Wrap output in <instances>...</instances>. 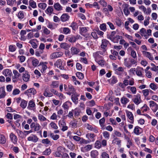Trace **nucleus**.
Returning a JSON list of instances; mask_svg holds the SVG:
<instances>
[{
    "instance_id": "nucleus-1",
    "label": "nucleus",
    "mask_w": 158,
    "mask_h": 158,
    "mask_svg": "<svg viewBox=\"0 0 158 158\" xmlns=\"http://www.w3.org/2000/svg\"><path fill=\"white\" fill-rule=\"evenodd\" d=\"M63 53L61 52H56L52 54L50 56L51 59L57 58L62 56Z\"/></svg>"
},
{
    "instance_id": "nucleus-2",
    "label": "nucleus",
    "mask_w": 158,
    "mask_h": 158,
    "mask_svg": "<svg viewBox=\"0 0 158 158\" xmlns=\"http://www.w3.org/2000/svg\"><path fill=\"white\" fill-rule=\"evenodd\" d=\"M134 97L133 101L135 104L138 105L141 102V96L140 94H137V95H135Z\"/></svg>"
},
{
    "instance_id": "nucleus-3",
    "label": "nucleus",
    "mask_w": 158,
    "mask_h": 158,
    "mask_svg": "<svg viewBox=\"0 0 158 158\" xmlns=\"http://www.w3.org/2000/svg\"><path fill=\"white\" fill-rule=\"evenodd\" d=\"M31 128H34L35 131H37L40 130L41 128V126L37 123H32L30 126Z\"/></svg>"
},
{
    "instance_id": "nucleus-4",
    "label": "nucleus",
    "mask_w": 158,
    "mask_h": 158,
    "mask_svg": "<svg viewBox=\"0 0 158 158\" xmlns=\"http://www.w3.org/2000/svg\"><path fill=\"white\" fill-rule=\"evenodd\" d=\"M27 108L29 110H33L35 109V105L33 100H30L28 102Z\"/></svg>"
},
{
    "instance_id": "nucleus-5",
    "label": "nucleus",
    "mask_w": 158,
    "mask_h": 158,
    "mask_svg": "<svg viewBox=\"0 0 158 158\" xmlns=\"http://www.w3.org/2000/svg\"><path fill=\"white\" fill-rule=\"evenodd\" d=\"M38 138L35 135L32 134L27 138V140L34 143L36 142L38 140Z\"/></svg>"
},
{
    "instance_id": "nucleus-6",
    "label": "nucleus",
    "mask_w": 158,
    "mask_h": 158,
    "mask_svg": "<svg viewBox=\"0 0 158 158\" xmlns=\"http://www.w3.org/2000/svg\"><path fill=\"white\" fill-rule=\"evenodd\" d=\"M79 96V95L76 93L71 96V98L72 101L76 104H77L78 103V97Z\"/></svg>"
},
{
    "instance_id": "nucleus-7",
    "label": "nucleus",
    "mask_w": 158,
    "mask_h": 158,
    "mask_svg": "<svg viewBox=\"0 0 158 158\" xmlns=\"http://www.w3.org/2000/svg\"><path fill=\"white\" fill-rule=\"evenodd\" d=\"M143 68L138 67L136 69V74L139 77H143L142 73L143 72Z\"/></svg>"
},
{
    "instance_id": "nucleus-8",
    "label": "nucleus",
    "mask_w": 158,
    "mask_h": 158,
    "mask_svg": "<svg viewBox=\"0 0 158 158\" xmlns=\"http://www.w3.org/2000/svg\"><path fill=\"white\" fill-rule=\"evenodd\" d=\"M95 135L94 134L88 133L86 134V137L89 140H90V142H93L95 140L94 137Z\"/></svg>"
},
{
    "instance_id": "nucleus-9",
    "label": "nucleus",
    "mask_w": 158,
    "mask_h": 158,
    "mask_svg": "<svg viewBox=\"0 0 158 158\" xmlns=\"http://www.w3.org/2000/svg\"><path fill=\"white\" fill-rule=\"evenodd\" d=\"M53 6L54 9L57 11L63 10V7L59 2L55 3Z\"/></svg>"
},
{
    "instance_id": "nucleus-10",
    "label": "nucleus",
    "mask_w": 158,
    "mask_h": 158,
    "mask_svg": "<svg viewBox=\"0 0 158 158\" xmlns=\"http://www.w3.org/2000/svg\"><path fill=\"white\" fill-rule=\"evenodd\" d=\"M109 43V41L106 39H103L102 40V43L100 46L102 48L105 49L107 47V45Z\"/></svg>"
},
{
    "instance_id": "nucleus-11",
    "label": "nucleus",
    "mask_w": 158,
    "mask_h": 158,
    "mask_svg": "<svg viewBox=\"0 0 158 158\" xmlns=\"http://www.w3.org/2000/svg\"><path fill=\"white\" fill-rule=\"evenodd\" d=\"M127 116L130 120V122L131 123H134V117L132 113L130 111H127Z\"/></svg>"
},
{
    "instance_id": "nucleus-12",
    "label": "nucleus",
    "mask_w": 158,
    "mask_h": 158,
    "mask_svg": "<svg viewBox=\"0 0 158 158\" xmlns=\"http://www.w3.org/2000/svg\"><path fill=\"white\" fill-rule=\"evenodd\" d=\"M2 73L6 77L7 76L10 77L12 75V73L11 71L8 69H5L3 70Z\"/></svg>"
},
{
    "instance_id": "nucleus-13",
    "label": "nucleus",
    "mask_w": 158,
    "mask_h": 158,
    "mask_svg": "<svg viewBox=\"0 0 158 158\" xmlns=\"http://www.w3.org/2000/svg\"><path fill=\"white\" fill-rule=\"evenodd\" d=\"M93 148V145L88 144L85 146L84 147H82L81 148V150L82 152L85 151H88L92 149Z\"/></svg>"
},
{
    "instance_id": "nucleus-14",
    "label": "nucleus",
    "mask_w": 158,
    "mask_h": 158,
    "mask_svg": "<svg viewBox=\"0 0 158 158\" xmlns=\"http://www.w3.org/2000/svg\"><path fill=\"white\" fill-rule=\"evenodd\" d=\"M89 28L86 27H80L79 28L80 32L81 35H84L88 31Z\"/></svg>"
},
{
    "instance_id": "nucleus-15",
    "label": "nucleus",
    "mask_w": 158,
    "mask_h": 158,
    "mask_svg": "<svg viewBox=\"0 0 158 158\" xmlns=\"http://www.w3.org/2000/svg\"><path fill=\"white\" fill-rule=\"evenodd\" d=\"M10 138L11 141L14 143H16L18 139L16 136H15L13 133H11L10 135Z\"/></svg>"
},
{
    "instance_id": "nucleus-16",
    "label": "nucleus",
    "mask_w": 158,
    "mask_h": 158,
    "mask_svg": "<svg viewBox=\"0 0 158 158\" xmlns=\"http://www.w3.org/2000/svg\"><path fill=\"white\" fill-rule=\"evenodd\" d=\"M28 93H31L33 95H35L36 93V91L35 89L31 88L26 90L24 92L25 94H27V95Z\"/></svg>"
},
{
    "instance_id": "nucleus-17",
    "label": "nucleus",
    "mask_w": 158,
    "mask_h": 158,
    "mask_svg": "<svg viewBox=\"0 0 158 158\" xmlns=\"http://www.w3.org/2000/svg\"><path fill=\"white\" fill-rule=\"evenodd\" d=\"M80 52V50L75 47H72L71 48V53L73 55L77 54Z\"/></svg>"
},
{
    "instance_id": "nucleus-18",
    "label": "nucleus",
    "mask_w": 158,
    "mask_h": 158,
    "mask_svg": "<svg viewBox=\"0 0 158 158\" xmlns=\"http://www.w3.org/2000/svg\"><path fill=\"white\" fill-rule=\"evenodd\" d=\"M30 75L28 73L25 72L23 74V80L26 82L28 81L29 80Z\"/></svg>"
},
{
    "instance_id": "nucleus-19",
    "label": "nucleus",
    "mask_w": 158,
    "mask_h": 158,
    "mask_svg": "<svg viewBox=\"0 0 158 158\" xmlns=\"http://www.w3.org/2000/svg\"><path fill=\"white\" fill-rule=\"evenodd\" d=\"M6 95L4 87L0 88V99L4 98Z\"/></svg>"
},
{
    "instance_id": "nucleus-20",
    "label": "nucleus",
    "mask_w": 158,
    "mask_h": 158,
    "mask_svg": "<svg viewBox=\"0 0 158 158\" xmlns=\"http://www.w3.org/2000/svg\"><path fill=\"white\" fill-rule=\"evenodd\" d=\"M69 18V16L67 14H63L60 17L61 20L62 22H65L67 21Z\"/></svg>"
},
{
    "instance_id": "nucleus-21",
    "label": "nucleus",
    "mask_w": 158,
    "mask_h": 158,
    "mask_svg": "<svg viewBox=\"0 0 158 158\" xmlns=\"http://www.w3.org/2000/svg\"><path fill=\"white\" fill-rule=\"evenodd\" d=\"M27 102L24 99L21 100L20 104V106L23 109H24L27 106Z\"/></svg>"
},
{
    "instance_id": "nucleus-22",
    "label": "nucleus",
    "mask_w": 158,
    "mask_h": 158,
    "mask_svg": "<svg viewBox=\"0 0 158 158\" xmlns=\"http://www.w3.org/2000/svg\"><path fill=\"white\" fill-rule=\"evenodd\" d=\"M6 140L5 136L3 134H0V143L4 144Z\"/></svg>"
},
{
    "instance_id": "nucleus-23",
    "label": "nucleus",
    "mask_w": 158,
    "mask_h": 158,
    "mask_svg": "<svg viewBox=\"0 0 158 158\" xmlns=\"http://www.w3.org/2000/svg\"><path fill=\"white\" fill-rule=\"evenodd\" d=\"M60 47L61 48L66 50L68 49L70 47L69 45L66 43H63L60 44Z\"/></svg>"
},
{
    "instance_id": "nucleus-24",
    "label": "nucleus",
    "mask_w": 158,
    "mask_h": 158,
    "mask_svg": "<svg viewBox=\"0 0 158 158\" xmlns=\"http://www.w3.org/2000/svg\"><path fill=\"white\" fill-rule=\"evenodd\" d=\"M31 60L32 65L34 67L36 66L38 64L39 62L38 60L37 59L33 57L31 58Z\"/></svg>"
},
{
    "instance_id": "nucleus-25",
    "label": "nucleus",
    "mask_w": 158,
    "mask_h": 158,
    "mask_svg": "<svg viewBox=\"0 0 158 158\" xmlns=\"http://www.w3.org/2000/svg\"><path fill=\"white\" fill-rule=\"evenodd\" d=\"M143 53L145 56L148 57L151 60H153V57L152 56L150 52L145 51H143Z\"/></svg>"
},
{
    "instance_id": "nucleus-26",
    "label": "nucleus",
    "mask_w": 158,
    "mask_h": 158,
    "mask_svg": "<svg viewBox=\"0 0 158 158\" xmlns=\"http://www.w3.org/2000/svg\"><path fill=\"white\" fill-rule=\"evenodd\" d=\"M85 127H86L87 129L88 130H90L91 131H94L96 133L98 132V131L97 130H96L94 128H93L91 125H90L88 123L85 124Z\"/></svg>"
},
{
    "instance_id": "nucleus-27",
    "label": "nucleus",
    "mask_w": 158,
    "mask_h": 158,
    "mask_svg": "<svg viewBox=\"0 0 158 158\" xmlns=\"http://www.w3.org/2000/svg\"><path fill=\"white\" fill-rule=\"evenodd\" d=\"M121 141L118 138H115L112 141V143L113 144H116L118 146L121 145Z\"/></svg>"
},
{
    "instance_id": "nucleus-28",
    "label": "nucleus",
    "mask_w": 158,
    "mask_h": 158,
    "mask_svg": "<svg viewBox=\"0 0 158 158\" xmlns=\"http://www.w3.org/2000/svg\"><path fill=\"white\" fill-rule=\"evenodd\" d=\"M98 155V152L96 150H93L90 152V156L93 158H96Z\"/></svg>"
},
{
    "instance_id": "nucleus-29",
    "label": "nucleus",
    "mask_w": 158,
    "mask_h": 158,
    "mask_svg": "<svg viewBox=\"0 0 158 158\" xmlns=\"http://www.w3.org/2000/svg\"><path fill=\"white\" fill-rule=\"evenodd\" d=\"M38 117L39 120L40 122H44L47 120V118L41 114H38Z\"/></svg>"
},
{
    "instance_id": "nucleus-30",
    "label": "nucleus",
    "mask_w": 158,
    "mask_h": 158,
    "mask_svg": "<svg viewBox=\"0 0 158 158\" xmlns=\"http://www.w3.org/2000/svg\"><path fill=\"white\" fill-rule=\"evenodd\" d=\"M50 86L52 88H57L59 86V82L58 81H53Z\"/></svg>"
},
{
    "instance_id": "nucleus-31",
    "label": "nucleus",
    "mask_w": 158,
    "mask_h": 158,
    "mask_svg": "<svg viewBox=\"0 0 158 158\" xmlns=\"http://www.w3.org/2000/svg\"><path fill=\"white\" fill-rule=\"evenodd\" d=\"M128 5L126 4L125 7L123 9V12L125 15L127 16L130 14V11L128 9Z\"/></svg>"
},
{
    "instance_id": "nucleus-32",
    "label": "nucleus",
    "mask_w": 158,
    "mask_h": 158,
    "mask_svg": "<svg viewBox=\"0 0 158 158\" xmlns=\"http://www.w3.org/2000/svg\"><path fill=\"white\" fill-rule=\"evenodd\" d=\"M140 34L142 36H144L146 39L148 38L147 35H146V30L144 28H142L140 31Z\"/></svg>"
},
{
    "instance_id": "nucleus-33",
    "label": "nucleus",
    "mask_w": 158,
    "mask_h": 158,
    "mask_svg": "<svg viewBox=\"0 0 158 158\" xmlns=\"http://www.w3.org/2000/svg\"><path fill=\"white\" fill-rule=\"evenodd\" d=\"M129 101V100L125 97H123L121 99V102L123 104L126 105Z\"/></svg>"
},
{
    "instance_id": "nucleus-34",
    "label": "nucleus",
    "mask_w": 158,
    "mask_h": 158,
    "mask_svg": "<svg viewBox=\"0 0 158 158\" xmlns=\"http://www.w3.org/2000/svg\"><path fill=\"white\" fill-rule=\"evenodd\" d=\"M42 143L46 144L48 146L51 145L50 141L47 138L42 139Z\"/></svg>"
},
{
    "instance_id": "nucleus-35",
    "label": "nucleus",
    "mask_w": 158,
    "mask_h": 158,
    "mask_svg": "<svg viewBox=\"0 0 158 158\" xmlns=\"http://www.w3.org/2000/svg\"><path fill=\"white\" fill-rule=\"evenodd\" d=\"M124 61V64L126 67L128 68H129L131 67V64L127 61V58L125 59Z\"/></svg>"
},
{
    "instance_id": "nucleus-36",
    "label": "nucleus",
    "mask_w": 158,
    "mask_h": 158,
    "mask_svg": "<svg viewBox=\"0 0 158 158\" xmlns=\"http://www.w3.org/2000/svg\"><path fill=\"white\" fill-rule=\"evenodd\" d=\"M61 150V147H59L57 148V151L55 153L56 156L60 157L62 156V155L60 152Z\"/></svg>"
},
{
    "instance_id": "nucleus-37",
    "label": "nucleus",
    "mask_w": 158,
    "mask_h": 158,
    "mask_svg": "<svg viewBox=\"0 0 158 158\" xmlns=\"http://www.w3.org/2000/svg\"><path fill=\"white\" fill-rule=\"evenodd\" d=\"M35 40L33 39L32 40H30L29 42V43L30 44L32 47L34 48H37V45L36 44V43L34 41V40Z\"/></svg>"
},
{
    "instance_id": "nucleus-38",
    "label": "nucleus",
    "mask_w": 158,
    "mask_h": 158,
    "mask_svg": "<svg viewBox=\"0 0 158 158\" xmlns=\"http://www.w3.org/2000/svg\"><path fill=\"white\" fill-rule=\"evenodd\" d=\"M53 11V8L52 6H49L45 10V12L47 14L52 13Z\"/></svg>"
},
{
    "instance_id": "nucleus-39",
    "label": "nucleus",
    "mask_w": 158,
    "mask_h": 158,
    "mask_svg": "<svg viewBox=\"0 0 158 158\" xmlns=\"http://www.w3.org/2000/svg\"><path fill=\"white\" fill-rule=\"evenodd\" d=\"M63 31L65 34L67 35L70 33V29L68 27H64L63 28Z\"/></svg>"
},
{
    "instance_id": "nucleus-40",
    "label": "nucleus",
    "mask_w": 158,
    "mask_h": 158,
    "mask_svg": "<svg viewBox=\"0 0 158 158\" xmlns=\"http://www.w3.org/2000/svg\"><path fill=\"white\" fill-rule=\"evenodd\" d=\"M16 132L18 134L19 136L20 137L22 138H24V137L23 132H22L21 131L18 129L16 130Z\"/></svg>"
},
{
    "instance_id": "nucleus-41",
    "label": "nucleus",
    "mask_w": 158,
    "mask_h": 158,
    "mask_svg": "<svg viewBox=\"0 0 158 158\" xmlns=\"http://www.w3.org/2000/svg\"><path fill=\"white\" fill-rule=\"evenodd\" d=\"M122 38V36L120 35H116L114 38H113L112 41L114 43H118V40Z\"/></svg>"
},
{
    "instance_id": "nucleus-42",
    "label": "nucleus",
    "mask_w": 158,
    "mask_h": 158,
    "mask_svg": "<svg viewBox=\"0 0 158 158\" xmlns=\"http://www.w3.org/2000/svg\"><path fill=\"white\" fill-rule=\"evenodd\" d=\"M127 89H129L132 93L133 94H135L136 92V88L134 86H128Z\"/></svg>"
},
{
    "instance_id": "nucleus-43",
    "label": "nucleus",
    "mask_w": 158,
    "mask_h": 158,
    "mask_svg": "<svg viewBox=\"0 0 158 158\" xmlns=\"http://www.w3.org/2000/svg\"><path fill=\"white\" fill-rule=\"evenodd\" d=\"M29 5L33 8H35L36 7V3L33 0H30L29 1Z\"/></svg>"
},
{
    "instance_id": "nucleus-44",
    "label": "nucleus",
    "mask_w": 158,
    "mask_h": 158,
    "mask_svg": "<svg viewBox=\"0 0 158 158\" xmlns=\"http://www.w3.org/2000/svg\"><path fill=\"white\" fill-rule=\"evenodd\" d=\"M81 140L80 141V144H87L90 143V141L89 140H85L83 138H81Z\"/></svg>"
},
{
    "instance_id": "nucleus-45",
    "label": "nucleus",
    "mask_w": 158,
    "mask_h": 158,
    "mask_svg": "<svg viewBox=\"0 0 158 158\" xmlns=\"http://www.w3.org/2000/svg\"><path fill=\"white\" fill-rule=\"evenodd\" d=\"M77 38L75 36L70 37L68 38V40L71 43L75 42L76 41Z\"/></svg>"
},
{
    "instance_id": "nucleus-46",
    "label": "nucleus",
    "mask_w": 158,
    "mask_h": 158,
    "mask_svg": "<svg viewBox=\"0 0 158 158\" xmlns=\"http://www.w3.org/2000/svg\"><path fill=\"white\" fill-rule=\"evenodd\" d=\"M38 7L43 9H45L47 6V4L44 3H40L38 5Z\"/></svg>"
},
{
    "instance_id": "nucleus-47",
    "label": "nucleus",
    "mask_w": 158,
    "mask_h": 158,
    "mask_svg": "<svg viewBox=\"0 0 158 158\" xmlns=\"http://www.w3.org/2000/svg\"><path fill=\"white\" fill-rule=\"evenodd\" d=\"M67 91H70L72 93H76L75 90L73 86L72 85H69L68 87V90Z\"/></svg>"
},
{
    "instance_id": "nucleus-48",
    "label": "nucleus",
    "mask_w": 158,
    "mask_h": 158,
    "mask_svg": "<svg viewBox=\"0 0 158 158\" xmlns=\"http://www.w3.org/2000/svg\"><path fill=\"white\" fill-rule=\"evenodd\" d=\"M99 27L100 30L103 31H105L106 30V26L105 23L101 24Z\"/></svg>"
},
{
    "instance_id": "nucleus-49",
    "label": "nucleus",
    "mask_w": 158,
    "mask_h": 158,
    "mask_svg": "<svg viewBox=\"0 0 158 158\" xmlns=\"http://www.w3.org/2000/svg\"><path fill=\"white\" fill-rule=\"evenodd\" d=\"M50 137L54 140H57L59 137V136L57 135H54L53 133H51L50 135Z\"/></svg>"
},
{
    "instance_id": "nucleus-50",
    "label": "nucleus",
    "mask_w": 158,
    "mask_h": 158,
    "mask_svg": "<svg viewBox=\"0 0 158 158\" xmlns=\"http://www.w3.org/2000/svg\"><path fill=\"white\" fill-rule=\"evenodd\" d=\"M105 122V118H103L99 120V123L101 127L103 128L104 127V123Z\"/></svg>"
},
{
    "instance_id": "nucleus-51",
    "label": "nucleus",
    "mask_w": 158,
    "mask_h": 158,
    "mask_svg": "<svg viewBox=\"0 0 158 158\" xmlns=\"http://www.w3.org/2000/svg\"><path fill=\"white\" fill-rule=\"evenodd\" d=\"M51 153V150L49 148L46 149L44 151L43 154V155H48L50 154Z\"/></svg>"
},
{
    "instance_id": "nucleus-52",
    "label": "nucleus",
    "mask_w": 158,
    "mask_h": 158,
    "mask_svg": "<svg viewBox=\"0 0 158 158\" xmlns=\"http://www.w3.org/2000/svg\"><path fill=\"white\" fill-rule=\"evenodd\" d=\"M16 0H7V4L11 6H12L16 2Z\"/></svg>"
},
{
    "instance_id": "nucleus-53",
    "label": "nucleus",
    "mask_w": 158,
    "mask_h": 158,
    "mask_svg": "<svg viewBox=\"0 0 158 158\" xmlns=\"http://www.w3.org/2000/svg\"><path fill=\"white\" fill-rule=\"evenodd\" d=\"M103 135L104 138L107 139H108L110 137V134L107 131H104L103 132Z\"/></svg>"
},
{
    "instance_id": "nucleus-54",
    "label": "nucleus",
    "mask_w": 158,
    "mask_h": 158,
    "mask_svg": "<svg viewBox=\"0 0 158 158\" xmlns=\"http://www.w3.org/2000/svg\"><path fill=\"white\" fill-rule=\"evenodd\" d=\"M77 77L80 79H82L84 78L83 74L81 72H77L76 73Z\"/></svg>"
},
{
    "instance_id": "nucleus-55",
    "label": "nucleus",
    "mask_w": 158,
    "mask_h": 158,
    "mask_svg": "<svg viewBox=\"0 0 158 158\" xmlns=\"http://www.w3.org/2000/svg\"><path fill=\"white\" fill-rule=\"evenodd\" d=\"M69 137L70 138H73L74 140L77 141H80L81 139V138L80 137L77 135H75L74 136H71Z\"/></svg>"
},
{
    "instance_id": "nucleus-56",
    "label": "nucleus",
    "mask_w": 158,
    "mask_h": 158,
    "mask_svg": "<svg viewBox=\"0 0 158 158\" xmlns=\"http://www.w3.org/2000/svg\"><path fill=\"white\" fill-rule=\"evenodd\" d=\"M69 102H66L63 104L62 106L64 109L68 110L69 109Z\"/></svg>"
},
{
    "instance_id": "nucleus-57",
    "label": "nucleus",
    "mask_w": 158,
    "mask_h": 158,
    "mask_svg": "<svg viewBox=\"0 0 158 158\" xmlns=\"http://www.w3.org/2000/svg\"><path fill=\"white\" fill-rule=\"evenodd\" d=\"M9 51L11 52H14L16 49V47L15 45H10L9 47Z\"/></svg>"
},
{
    "instance_id": "nucleus-58",
    "label": "nucleus",
    "mask_w": 158,
    "mask_h": 158,
    "mask_svg": "<svg viewBox=\"0 0 158 158\" xmlns=\"http://www.w3.org/2000/svg\"><path fill=\"white\" fill-rule=\"evenodd\" d=\"M150 87L153 90H155L157 89V86L154 83H151L150 85Z\"/></svg>"
},
{
    "instance_id": "nucleus-59",
    "label": "nucleus",
    "mask_w": 158,
    "mask_h": 158,
    "mask_svg": "<svg viewBox=\"0 0 158 158\" xmlns=\"http://www.w3.org/2000/svg\"><path fill=\"white\" fill-rule=\"evenodd\" d=\"M70 124L71 125L72 127H77V123L75 119L73 121H71L70 122Z\"/></svg>"
},
{
    "instance_id": "nucleus-60",
    "label": "nucleus",
    "mask_w": 158,
    "mask_h": 158,
    "mask_svg": "<svg viewBox=\"0 0 158 158\" xmlns=\"http://www.w3.org/2000/svg\"><path fill=\"white\" fill-rule=\"evenodd\" d=\"M61 125H62L61 130L63 131H64L68 129V127L65 125V123L64 122L62 121V123L61 124Z\"/></svg>"
},
{
    "instance_id": "nucleus-61",
    "label": "nucleus",
    "mask_w": 158,
    "mask_h": 158,
    "mask_svg": "<svg viewBox=\"0 0 158 158\" xmlns=\"http://www.w3.org/2000/svg\"><path fill=\"white\" fill-rule=\"evenodd\" d=\"M50 125L51 127L54 129H57L58 128V126H57L56 124L53 122H51L50 124Z\"/></svg>"
},
{
    "instance_id": "nucleus-62",
    "label": "nucleus",
    "mask_w": 158,
    "mask_h": 158,
    "mask_svg": "<svg viewBox=\"0 0 158 158\" xmlns=\"http://www.w3.org/2000/svg\"><path fill=\"white\" fill-rule=\"evenodd\" d=\"M124 71V68H123L122 67H118L117 69H115V72L117 73L118 74V72H123Z\"/></svg>"
},
{
    "instance_id": "nucleus-63",
    "label": "nucleus",
    "mask_w": 158,
    "mask_h": 158,
    "mask_svg": "<svg viewBox=\"0 0 158 158\" xmlns=\"http://www.w3.org/2000/svg\"><path fill=\"white\" fill-rule=\"evenodd\" d=\"M95 147L96 148L99 149L101 147V142L98 141H97L95 143Z\"/></svg>"
},
{
    "instance_id": "nucleus-64",
    "label": "nucleus",
    "mask_w": 158,
    "mask_h": 158,
    "mask_svg": "<svg viewBox=\"0 0 158 158\" xmlns=\"http://www.w3.org/2000/svg\"><path fill=\"white\" fill-rule=\"evenodd\" d=\"M101 156L102 158H109V155L106 152H102Z\"/></svg>"
}]
</instances>
